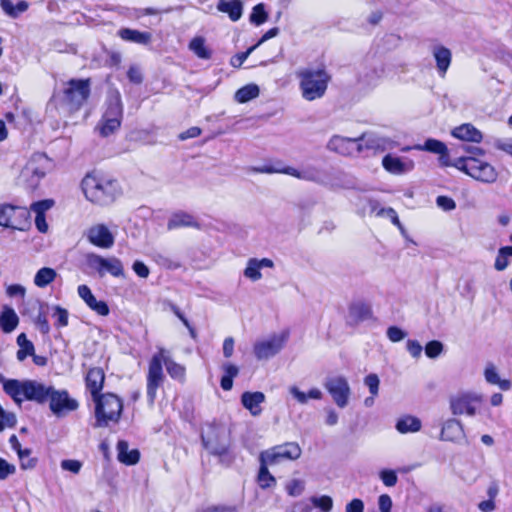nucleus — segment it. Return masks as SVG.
<instances>
[{
  "label": "nucleus",
  "mask_w": 512,
  "mask_h": 512,
  "mask_svg": "<svg viewBox=\"0 0 512 512\" xmlns=\"http://www.w3.org/2000/svg\"><path fill=\"white\" fill-rule=\"evenodd\" d=\"M260 267L258 264V259L250 258L247 262V266L244 269V276L252 281H258L262 278V274L260 271Z\"/></svg>",
  "instance_id": "nucleus-46"
},
{
  "label": "nucleus",
  "mask_w": 512,
  "mask_h": 512,
  "mask_svg": "<svg viewBox=\"0 0 512 512\" xmlns=\"http://www.w3.org/2000/svg\"><path fill=\"white\" fill-rule=\"evenodd\" d=\"M436 203L438 207H440L444 211H451L456 207L455 201L447 196H438L436 199Z\"/></svg>",
  "instance_id": "nucleus-63"
},
{
  "label": "nucleus",
  "mask_w": 512,
  "mask_h": 512,
  "mask_svg": "<svg viewBox=\"0 0 512 512\" xmlns=\"http://www.w3.org/2000/svg\"><path fill=\"white\" fill-rule=\"evenodd\" d=\"M79 297L87 306L101 316L109 314V307L105 301H98L87 285H80L77 289Z\"/></svg>",
  "instance_id": "nucleus-20"
},
{
  "label": "nucleus",
  "mask_w": 512,
  "mask_h": 512,
  "mask_svg": "<svg viewBox=\"0 0 512 512\" xmlns=\"http://www.w3.org/2000/svg\"><path fill=\"white\" fill-rule=\"evenodd\" d=\"M117 458L118 460L126 465H135L140 459V453L137 449L129 450L128 442L120 440L117 443Z\"/></svg>",
  "instance_id": "nucleus-29"
},
{
  "label": "nucleus",
  "mask_w": 512,
  "mask_h": 512,
  "mask_svg": "<svg viewBox=\"0 0 512 512\" xmlns=\"http://www.w3.org/2000/svg\"><path fill=\"white\" fill-rule=\"evenodd\" d=\"M382 165L387 172L395 175H401L411 171L414 167V162L409 159L404 161L399 157L387 154L382 159Z\"/></svg>",
  "instance_id": "nucleus-21"
},
{
  "label": "nucleus",
  "mask_w": 512,
  "mask_h": 512,
  "mask_svg": "<svg viewBox=\"0 0 512 512\" xmlns=\"http://www.w3.org/2000/svg\"><path fill=\"white\" fill-rule=\"evenodd\" d=\"M217 10L228 14L231 21H238L243 14V2L241 0H219Z\"/></svg>",
  "instance_id": "nucleus-26"
},
{
  "label": "nucleus",
  "mask_w": 512,
  "mask_h": 512,
  "mask_svg": "<svg viewBox=\"0 0 512 512\" xmlns=\"http://www.w3.org/2000/svg\"><path fill=\"white\" fill-rule=\"evenodd\" d=\"M47 402H49L50 410L57 417H62L78 408V402L70 398L67 390H57L53 386L49 391Z\"/></svg>",
  "instance_id": "nucleus-13"
},
{
  "label": "nucleus",
  "mask_w": 512,
  "mask_h": 512,
  "mask_svg": "<svg viewBox=\"0 0 512 512\" xmlns=\"http://www.w3.org/2000/svg\"><path fill=\"white\" fill-rule=\"evenodd\" d=\"M103 258L102 256L96 254V253H87L84 255V262L88 269H90L93 272L98 273L100 277H102V265H103Z\"/></svg>",
  "instance_id": "nucleus-45"
},
{
  "label": "nucleus",
  "mask_w": 512,
  "mask_h": 512,
  "mask_svg": "<svg viewBox=\"0 0 512 512\" xmlns=\"http://www.w3.org/2000/svg\"><path fill=\"white\" fill-rule=\"evenodd\" d=\"M443 350H444V345L442 344V342H440L438 340H432V341L428 342L425 346V354L428 358H431V359H435L438 356H440V354L443 352Z\"/></svg>",
  "instance_id": "nucleus-51"
},
{
  "label": "nucleus",
  "mask_w": 512,
  "mask_h": 512,
  "mask_svg": "<svg viewBox=\"0 0 512 512\" xmlns=\"http://www.w3.org/2000/svg\"><path fill=\"white\" fill-rule=\"evenodd\" d=\"M265 401V395L262 392H244L241 396L242 405L250 411L253 416L260 415L262 409L260 405Z\"/></svg>",
  "instance_id": "nucleus-24"
},
{
  "label": "nucleus",
  "mask_w": 512,
  "mask_h": 512,
  "mask_svg": "<svg viewBox=\"0 0 512 512\" xmlns=\"http://www.w3.org/2000/svg\"><path fill=\"white\" fill-rule=\"evenodd\" d=\"M182 227H195L199 228L197 220L189 213L184 211H178L173 213L168 220V230H173Z\"/></svg>",
  "instance_id": "nucleus-27"
},
{
  "label": "nucleus",
  "mask_w": 512,
  "mask_h": 512,
  "mask_svg": "<svg viewBox=\"0 0 512 512\" xmlns=\"http://www.w3.org/2000/svg\"><path fill=\"white\" fill-rule=\"evenodd\" d=\"M105 375L101 368L94 367L89 369L86 375V386L91 392L93 399L98 397L99 392L103 388Z\"/></svg>",
  "instance_id": "nucleus-25"
},
{
  "label": "nucleus",
  "mask_w": 512,
  "mask_h": 512,
  "mask_svg": "<svg viewBox=\"0 0 512 512\" xmlns=\"http://www.w3.org/2000/svg\"><path fill=\"white\" fill-rule=\"evenodd\" d=\"M255 49L256 46L253 45L250 48H248L245 52L235 55L231 59V65L233 67H240Z\"/></svg>",
  "instance_id": "nucleus-62"
},
{
  "label": "nucleus",
  "mask_w": 512,
  "mask_h": 512,
  "mask_svg": "<svg viewBox=\"0 0 512 512\" xmlns=\"http://www.w3.org/2000/svg\"><path fill=\"white\" fill-rule=\"evenodd\" d=\"M35 324L38 328V330L42 334H48L50 331V325L48 323L47 317L44 313H39L35 319Z\"/></svg>",
  "instance_id": "nucleus-64"
},
{
  "label": "nucleus",
  "mask_w": 512,
  "mask_h": 512,
  "mask_svg": "<svg viewBox=\"0 0 512 512\" xmlns=\"http://www.w3.org/2000/svg\"><path fill=\"white\" fill-rule=\"evenodd\" d=\"M485 380L493 385H498L501 390L507 391L511 388V382L507 379H501L493 365H489L484 371Z\"/></svg>",
  "instance_id": "nucleus-37"
},
{
  "label": "nucleus",
  "mask_w": 512,
  "mask_h": 512,
  "mask_svg": "<svg viewBox=\"0 0 512 512\" xmlns=\"http://www.w3.org/2000/svg\"><path fill=\"white\" fill-rule=\"evenodd\" d=\"M377 217H387L391 220V222L399 228V230L403 233L405 231L403 225L401 224L397 212L389 207V208H380L377 213Z\"/></svg>",
  "instance_id": "nucleus-49"
},
{
  "label": "nucleus",
  "mask_w": 512,
  "mask_h": 512,
  "mask_svg": "<svg viewBox=\"0 0 512 512\" xmlns=\"http://www.w3.org/2000/svg\"><path fill=\"white\" fill-rule=\"evenodd\" d=\"M259 87L256 84H248L235 93V100L239 103H246L259 95Z\"/></svg>",
  "instance_id": "nucleus-40"
},
{
  "label": "nucleus",
  "mask_w": 512,
  "mask_h": 512,
  "mask_svg": "<svg viewBox=\"0 0 512 512\" xmlns=\"http://www.w3.org/2000/svg\"><path fill=\"white\" fill-rule=\"evenodd\" d=\"M365 385L369 388L371 395L376 396L379 391V378L376 374H369L364 379Z\"/></svg>",
  "instance_id": "nucleus-60"
},
{
  "label": "nucleus",
  "mask_w": 512,
  "mask_h": 512,
  "mask_svg": "<svg viewBox=\"0 0 512 512\" xmlns=\"http://www.w3.org/2000/svg\"><path fill=\"white\" fill-rule=\"evenodd\" d=\"M19 323V318L10 307H5L0 315V325L5 333H11L14 331Z\"/></svg>",
  "instance_id": "nucleus-33"
},
{
  "label": "nucleus",
  "mask_w": 512,
  "mask_h": 512,
  "mask_svg": "<svg viewBox=\"0 0 512 512\" xmlns=\"http://www.w3.org/2000/svg\"><path fill=\"white\" fill-rule=\"evenodd\" d=\"M289 393L296 399L299 404H306L308 399L320 400L323 396L318 388H312L308 393L302 392L297 386H291Z\"/></svg>",
  "instance_id": "nucleus-35"
},
{
  "label": "nucleus",
  "mask_w": 512,
  "mask_h": 512,
  "mask_svg": "<svg viewBox=\"0 0 512 512\" xmlns=\"http://www.w3.org/2000/svg\"><path fill=\"white\" fill-rule=\"evenodd\" d=\"M380 478L385 486L393 487L398 481V477L393 470L385 469L380 472Z\"/></svg>",
  "instance_id": "nucleus-59"
},
{
  "label": "nucleus",
  "mask_w": 512,
  "mask_h": 512,
  "mask_svg": "<svg viewBox=\"0 0 512 512\" xmlns=\"http://www.w3.org/2000/svg\"><path fill=\"white\" fill-rule=\"evenodd\" d=\"M285 172L287 175L293 176L295 178L306 180V181H312L320 184L325 183V178L323 173L315 168L308 169L306 171H298L297 169L287 166L285 167Z\"/></svg>",
  "instance_id": "nucleus-28"
},
{
  "label": "nucleus",
  "mask_w": 512,
  "mask_h": 512,
  "mask_svg": "<svg viewBox=\"0 0 512 512\" xmlns=\"http://www.w3.org/2000/svg\"><path fill=\"white\" fill-rule=\"evenodd\" d=\"M122 114L123 109L120 96L116 95L115 97L110 98L103 117L117 119L121 121Z\"/></svg>",
  "instance_id": "nucleus-42"
},
{
  "label": "nucleus",
  "mask_w": 512,
  "mask_h": 512,
  "mask_svg": "<svg viewBox=\"0 0 512 512\" xmlns=\"http://www.w3.org/2000/svg\"><path fill=\"white\" fill-rule=\"evenodd\" d=\"M48 159L44 155H35L22 169L20 180L29 189H35L44 178L47 171Z\"/></svg>",
  "instance_id": "nucleus-11"
},
{
  "label": "nucleus",
  "mask_w": 512,
  "mask_h": 512,
  "mask_svg": "<svg viewBox=\"0 0 512 512\" xmlns=\"http://www.w3.org/2000/svg\"><path fill=\"white\" fill-rule=\"evenodd\" d=\"M415 149L439 154L441 156V159H444L445 154L447 152L446 145L443 142L436 139H427L423 145H416Z\"/></svg>",
  "instance_id": "nucleus-41"
},
{
  "label": "nucleus",
  "mask_w": 512,
  "mask_h": 512,
  "mask_svg": "<svg viewBox=\"0 0 512 512\" xmlns=\"http://www.w3.org/2000/svg\"><path fill=\"white\" fill-rule=\"evenodd\" d=\"M451 134L457 139L473 143H480L483 138L481 131L470 123H465L455 127Z\"/></svg>",
  "instance_id": "nucleus-23"
},
{
  "label": "nucleus",
  "mask_w": 512,
  "mask_h": 512,
  "mask_svg": "<svg viewBox=\"0 0 512 512\" xmlns=\"http://www.w3.org/2000/svg\"><path fill=\"white\" fill-rule=\"evenodd\" d=\"M87 238L90 243L100 248H110L114 244V236L104 224H97L89 228Z\"/></svg>",
  "instance_id": "nucleus-18"
},
{
  "label": "nucleus",
  "mask_w": 512,
  "mask_h": 512,
  "mask_svg": "<svg viewBox=\"0 0 512 512\" xmlns=\"http://www.w3.org/2000/svg\"><path fill=\"white\" fill-rule=\"evenodd\" d=\"M60 466L65 471L72 472L73 474H78L82 468V462L75 459H65L61 461Z\"/></svg>",
  "instance_id": "nucleus-58"
},
{
  "label": "nucleus",
  "mask_w": 512,
  "mask_h": 512,
  "mask_svg": "<svg viewBox=\"0 0 512 512\" xmlns=\"http://www.w3.org/2000/svg\"><path fill=\"white\" fill-rule=\"evenodd\" d=\"M302 450L296 442H286L281 445H276L270 449L262 451L259 460H263L270 465L279 464L282 461H293L300 458Z\"/></svg>",
  "instance_id": "nucleus-10"
},
{
  "label": "nucleus",
  "mask_w": 512,
  "mask_h": 512,
  "mask_svg": "<svg viewBox=\"0 0 512 512\" xmlns=\"http://www.w3.org/2000/svg\"><path fill=\"white\" fill-rule=\"evenodd\" d=\"M324 387L331 394L338 407L344 408L347 406L351 390L346 378L343 376L327 378Z\"/></svg>",
  "instance_id": "nucleus-14"
},
{
  "label": "nucleus",
  "mask_w": 512,
  "mask_h": 512,
  "mask_svg": "<svg viewBox=\"0 0 512 512\" xmlns=\"http://www.w3.org/2000/svg\"><path fill=\"white\" fill-rule=\"evenodd\" d=\"M386 334L388 339L392 342H399L407 336V333L397 326L389 327Z\"/></svg>",
  "instance_id": "nucleus-61"
},
{
  "label": "nucleus",
  "mask_w": 512,
  "mask_h": 512,
  "mask_svg": "<svg viewBox=\"0 0 512 512\" xmlns=\"http://www.w3.org/2000/svg\"><path fill=\"white\" fill-rule=\"evenodd\" d=\"M260 461V468L257 476V482L262 489H268L276 485L275 477L269 472L268 465L263 460Z\"/></svg>",
  "instance_id": "nucleus-36"
},
{
  "label": "nucleus",
  "mask_w": 512,
  "mask_h": 512,
  "mask_svg": "<svg viewBox=\"0 0 512 512\" xmlns=\"http://www.w3.org/2000/svg\"><path fill=\"white\" fill-rule=\"evenodd\" d=\"M304 487H305V485L302 480L293 479L287 484L286 490L290 496L295 497V496H299L302 494V492L304 491Z\"/></svg>",
  "instance_id": "nucleus-56"
},
{
  "label": "nucleus",
  "mask_w": 512,
  "mask_h": 512,
  "mask_svg": "<svg viewBox=\"0 0 512 512\" xmlns=\"http://www.w3.org/2000/svg\"><path fill=\"white\" fill-rule=\"evenodd\" d=\"M121 39L128 42L147 45L150 43L152 36L149 32H141L130 28H122L118 31Z\"/></svg>",
  "instance_id": "nucleus-32"
},
{
  "label": "nucleus",
  "mask_w": 512,
  "mask_h": 512,
  "mask_svg": "<svg viewBox=\"0 0 512 512\" xmlns=\"http://www.w3.org/2000/svg\"><path fill=\"white\" fill-rule=\"evenodd\" d=\"M0 383L4 392L20 406L23 401H33L38 404L47 402L51 385L36 380L7 379L0 374Z\"/></svg>",
  "instance_id": "nucleus-2"
},
{
  "label": "nucleus",
  "mask_w": 512,
  "mask_h": 512,
  "mask_svg": "<svg viewBox=\"0 0 512 512\" xmlns=\"http://www.w3.org/2000/svg\"><path fill=\"white\" fill-rule=\"evenodd\" d=\"M372 318L371 306L367 303L358 301L352 303L349 307V319L354 323L363 322Z\"/></svg>",
  "instance_id": "nucleus-30"
},
{
  "label": "nucleus",
  "mask_w": 512,
  "mask_h": 512,
  "mask_svg": "<svg viewBox=\"0 0 512 512\" xmlns=\"http://www.w3.org/2000/svg\"><path fill=\"white\" fill-rule=\"evenodd\" d=\"M453 167L484 183H493L498 176L495 168L491 164L472 156L455 159Z\"/></svg>",
  "instance_id": "nucleus-7"
},
{
  "label": "nucleus",
  "mask_w": 512,
  "mask_h": 512,
  "mask_svg": "<svg viewBox=\"0 0 512 512\" xmlns=\"http://www.w3.org/2000/svg\"><path fill=\"white\" fill-rule=\"evenodd\" d=\"M466 439L461 421L450 418L443 423L441 429V440L461 443Z\"/></svg>",
  "instance_id": "nucleus-19"
},
{
  "label": "nucleus",
  "mask_w": 512,
  "mask_h": 512,
  "mask_svg": "<svg viewBox=\"0 0 512 512\" xmlns=\"http://www.w3.org/2000/svg\"><path fill=\"white\" fill-rule=\"evenodd\" d=\"M302 97L314 101L324 96L330 75L324 69H304L298 73Z\"/></svg>",
  "instance_id": "nucleus-4"
},
{
  "label": "nucleus",
  "mask_w": 512,
  "mask_h": 512,
  "mask_svg": "<svg viewBox=\"0 0 512 512\" xmlns=\"http://www.w3.org/2000/svg\"><path fill=\"white\" fill-rule=\"evenodd\" d=\"M189 48L201 59H210L211 51L205 46V41L202 37H195L191 40Z\"/></svg>",
  "instance_id": "nucleus-44"
},
{
  "label": "nucleus",
  "mask_w": 512,
  "mask_h": 512,
  "mask_svg": "<svg viewBox=\"0 0 512 512\" xmlns=\"http://www.w3.org/2000/svg\"><path fill=\"white\" fill-rule=\"evenodd\" d=\"M326 148L343 156H351L363 151V144L359 143V137L349 138L333 135L327 142Z\"/></svg>",
  "instance_id": "nucleus-16"
},
{
  "label": "nucleus",
  "mask_w": 512,
  "mask_h": 512,
  "mask_svg": "<svg viewBox=\"0 0 512 512\" xmlns=\"http://www.w3.org/2000/svg\"><path fill=\"white\" fill-rule=\"evenodd\" d=\"M384 69L380 67H374L371 70L360 75V81L370 87L376 86L382 79Z\"/></svg>",
  "instance_id": "nucleus-43"
},
{
  "label": "nucleus",
  "mask_w": 512,
  "mask_h": 512,
  "mask_svg": "<svg viewBox=\"0 0 512 512\" xmlns=\"http://www.w3.org/2000/svg\"><path fill=\"white\" fill-rule=\"evenodd\" d=\"M16 473V466L0 457V480H6Z\"/></svg>",
  "instance_id": "nucleus-57"
},
{
  "label": "nucleus",
  "mask_w": 512,
  "mask_h": 512,
  "mask_svg": "<svg viewBox=\"0 0 512 512\" xmlns=\"http://www.w3.org/2000/svg\"><path fill=\"white\" fill-rule=\"evenodd\" d=\"M0 226L12 230L27 231L31 226L30 213L25 207L1 204Z\"/></svg>",
  "instance_id": "nucleus-8"
},
{
  "label": "nucleus",
  "mask_w": 512,
  "mask_h": 512,
  "mask_svg": "<svg viewBox=\"0 0 512 512\" xmlns=\"http://www.w3.org/2000/svg\"><path fill=\"white\" fill-rule=\"evenodd\" d=\"M17 344L20 347L17 351V359L24 361L28 356L34 355V345L27 339L25 333H21L17 337Z\"/></svg>",
  "instance_id": "nucleus-39"
},
{
  "label": "nucleus",
  "mask_w": 512,
  "mask_h": 512,
  "mask_svg": "<svg viewBox=\"0 0 512 512\" xmlns=\"http://www.w3.org/2000/svg\"><path fill=\"white\" fill-rule=\"evenodd\" d=\"M56 277L57 273L53 268L43 267L35 274L34 284L37 287L44 288L52 283Z\"/></svg>",
  "instance_id": "nucleus-38"
},
{
  "label": "nucleus",
  "mask_w": 512,
  "mask_h": 512,
  "mask_svg": "<svg viewBox=\"0 0 512 512\" xmlns=\"http://www.w3.org/2000/svg\"><path fill=\"white\" fill-rule=\"evenodd\" d=\"M94 401L96 402L95 427H105L109 422H118L123 409V403L118 396L107 393L94 398Z\"/></svg>",
  "instance_id": "nucleus-6"
},
{
  "label": "nucleus",
  "mask_w": 512,
  "mask_h": 512,
  "mask_svg": "<svg viewBox=\"0 0 512 512\" xmlns=\"http://www.w3.org/2000/svg\"><path fill=\"white\" fill-rule=\"evenodd\" d=\"M52 317L55 318V325L59 328L66 327L68 325V311L61 306L53 307Z\"/></svg>",
  "instance_id": "nucleus-52"
},
{
  "label": "nucleus",
  "mask_w": 512,
  "mask_h": 512,
  "mask_svg": "<svg viewBox=\"0 0 512 512\" xmlns=\"http://www.w3.org/2000/svg\"><path fill=\"white\" fill-rule=\"evenodd\" d=\"M432 55L436 62L438 74L444 77L452 61L451 51L442 45H435L432 48Z\"/></svg>",
  "instance_id": "nucleus-22"
},
{
  "label": "nucleus",
  "mask_w": 512,
  "mask_h": 512,
  "mask_svg": "<svg viewBox=\"0 0 512 512\" xmlns=\"http://www.w3.org/2000/svg\"><path fill=\"white\" fill-rule=\"evenodd\" d=\"M20 466L22 469H32L35 467L37 460L31 457V450L28 448L23 449L18 454Z\"/></svg>",
  "instance_id": "nucleus-50"
},
{
  "label": "nucleus",
  "mask_w": 512,
  "mask_h": 512,
  "mask_svg": "<svg viewBox=\"0 0 512 512\" xmlns=\"http://www.w3.org/2000/svg\"><path fill=\"white\" fill-rule=\"evenodd\" d=\"M421 420L412 415L400 417L395 425L396 430L401 434L415 433L421 430Z\"/></svg>",
  "instance_id": "nucleus-31"
},
{
  "label": "nucleus",
  "mask_w": 512,
  "mask_h": 512,
  "mask_svg": "<svg viewBox=\"0 0 512 512\" xmlns=\"http://www.w3.org/2000/svg\"><path fill=\"white\" fill-rule=\"evenodd\" d=\"M311 502L323 512H330L333 507V500L330 496L312 497Z\"/></svg>",
  "instance_id": "nucleus-55"
},
{
  "label": "nucleus",
  "mask_w": 512,
  "mask_h": 512,
  "mask_svg": "<svg viewBox=\"0 0 512 512\" xmlns=\"http://www.w3.org/2000/svg\"><path fill=\"white\" fill-rule=\"evenodd\" d=\"M165 365L166 370L171 378L183 381L185 378V367L176 363L168 354V351L159 347L158 352L155 353L149 361L147 373V398L150 404H153L157 390L160 388L165 380L162 365Z\"/></svg>",
  "instance_id": "nucleus-1"
},
{
  "label": "nucleus",
  "mask_w": 512,
  "mask_h": 512,
  "mask_svg": "<svg viewBox=\"0 0 512 512\" xmlns=\"http://www.w3.org/2000/svg\"><path fill=\"white\" fill-rule=\"evenodd\" d=\"M287 337V333H282L280 335H273L267 340L257 342L254 345V354L256 358L258 360H267L275 356L284 347Z\"/></svg>",
  "instance_id": "nucleus-15"
},
{
  "label": "nucleus",
  "mask_w": 512,
  "mask_h": 512,
  "mask_svg": "<svg viewBox=\"0 0 512 512\" xmlns=\"http://www.w3.org/2000/svg\"><path fill=\"white\" fill-rule=\"evenodd\" d=\"M53 205V200L45 199L32 203L30 206V210L33 211L36 214V216L45 215V212L52 208Z\"/></svg>",
  "instance_id": "nucleus-54"
},
{
  "label": "nucleus",
  "mask_w": 512,
  "mask_h": 512,
  "mask_svg": "<svg viewBox=\"0 0 512 512\" xmlns=\"http://www.w3.org/2000/svg\"><path fill=\"white\" fill-rule=\"evenodd\" d=\"M90 95L89 79H71L64 90V100L71 110H78Z\"/></svg>",
  "instance_id": "nucleus-12"
},
{
  "label": "nucleus",
  "mask_w": 512,
  "mask_h": 512,
  "mask_svg": "<svg viewBox=\"0 0 512 512\" xmlns=\"http://www.w3.org/2000/svg\"><path fill=\"white\" fill-rule=\"evenodd\" d=\"M16 422V415L13 412H8L4 410V408L0 410V432H2L6 427H14Z\"/></svg>",
  "instance_id": "nucleus-53"
},
{
  "label": "nucleus",
  "mask_w": 512,
  "mask_h": 512,
  "mask_svg": "<svg viewBox=\"0 0 512 512\" xmlns=\"http://www.w3.org/2000/svg\"><path fill=\"white\" fill-rule=\"evenodd\" d=\"M268 19V14L265 11L264 4L260 3L253 7L252 13L250 14V22L259 26L265 23Z\"/></svg>",
  "instance_id": "nucleus-48"
},
{
  "label": "nucleus",
  "mask_w": 512,
  "mask_h": 512,
  "mask_svg": "<svg viewBox=\"0 0 512 512\" xmlns=\"http://www.w3.org/2000/svg\"><path fill=\"white\" fill-rule=\"evenodd\" d=\"M359 143L363 144V150L385 151L393 149L396 142L375 132H366L359 136Z\"/></svg>",
  "instance_id": "nucleus-17"
},
{
  "label": "nucleus",
  "mask_w": 512,
  "mask_h": 512,
  "mask_svg": "<svg viewBox=\"0 0 512 512\" xmlns=\"http://www.w3.org/2000/svg\"><path fill=\"white\" fill-rule=\"evenodd\" d=\"M201 440L204 448L212 455L224 457L228 454L231 440L230 432L223 424L209 423L202 430Z\"/></svg>",
  "instance_id": "nucleus-5"
},
{
  "label": "nucleus",
  "mask_w": 512,
  "mask_h": 512,
  "mask_svg": "<svg viewBox=\"0 0 512 512\" xmlns=\"http://www.w3.org/2000/svg\"><path fill=\"white\" fill-rule=\"evenodd\" d=\"M82 190L87 200L98 205L112 203L121 193L116 180L92 174L86 175L82 180Z\"/></svg>",
  "instance_id": "nucleus-3"
},
{
  "label": "nucleus",
  "mask_w": 512,
  "mask_h": 512,
  "mask_svg": "<svg viewBox=\"0 0 512 512\" xmlns=\"http://www.w3.org/2000/svg\"><path fill=\"white\" fill-rule=\"evenodd\" d=\"M120 125V120L102 117L99 127L100 134L105 137L109 136L110 134L114 133L120 127Z\"/></svg>",
  "instance_id": "nucleus-47"
},
{
  "label": "nucleus",
  "mask_w": 512,
  "mask_h": 512,
  "mask_svg": "<svg viewBox=\"0 0 512 512\" xmlns=\"http://www.w3.org/2000/svg\"><path fill=\"white\" fill-rule=\"evenodd\" d=\"M102 277L109 273L114 277L124 276V268L122 262L116 257L103 258Z\"/></svg>",
  "instance_id": "nucleus-34"
},
{
  "label": "nucleus",
  "mask_w": 512,
  "mask_h": 512,
  "mask_svg": "<svg viewBox=\"0 0 512 512\" xmlns=\"http://www.w3.org/2000/svg\"><path fill=\"white\" fill-rule=\"evenodd\" d=\"M483 396L475 392H459L450 397L449 406L453 415L475 416Z\"/></svg>",
  "instance_id": "nucleus-9"
}]
</instances>
